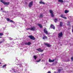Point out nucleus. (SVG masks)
Listing matches in <instances>:
<instances>
[{
  "label": "nucleus",
  "mask_w": 73,
  "mask_h": 73,
  "mask_svg": "<svg viewBox=\"0 0 73 73\" xmlns=\"http://www.w3.org/2000/svg\"><path fill=\"white\" fill-rule=\"evenodd\" d=\"M33 1H31V2L29 3L28 6L29 8H31L33 6Z\"/></svg>",
  "instance_id": "obj_1"
},
{
  "label": "nucleus",
  "mask_w": 73,
  "mask_h": 73,
  "mask_svg": "<svg viewBox=\"0 0 73 73\" xmlns=\"http://www.w3.org/2000/svg\"><path fill=\"white\" fill-rule=\"evenodd\" d=\"M31 40H35V38L34 37V36H33L32 35H29L28 36Z\"/></svg>",
  "instance_id": "obj_2"
},
{
  "label": "nucleus",
  "mask_w": 73,
  "mask_h": 73,
  "mask_svg": "<svg viewBox=\"0 0 73 73\" xmlns=\"http://www.w3.org/2000/svg\"><path fill=\"white\" fill-rule=\"evenodd\" d=\"M58 35V37L59 38H60L62 36H63L62 32H60V33H59Z\"/></svg>",
  "instance_id": "obj_3"
},
{
  "label": "nucleus",
  "mask_w": 73,
  "mask_h": 73,
  "mask_svg": "<svg viewBox=\"0 0 73 73\" xmlns=\"http://www.w3.org/2000/svg\"><path fill=\"white\" fill-rule=\"evenodd\" d=\"M49 12H50V13L51 14L50 15V16H51V17H54V15L53 13V11H52L51 10H49Z\"/></svg>",
  "instance_id": "obj_4"
},
{
  "label": "nucleus",
  "mask_w": 73,
  "mask_h": 73,
  "mask_svg": "<svg viewBox=\"0 0 73 73\" xmlns=\"http://www.w3.org/2000/svg\"><path fill=\"white\" fill-rule=\"evenodd\" d=\"M36 50H37V51H38V52H42L44 51L43 50H41V48H37L36 49Z\"/></svg>",
  "instance_id": "obj_5"
},
{
  "label": "nucleus",
  "mask_w": 73,
  "mask_h": 73,
  "mask_svg": "<svg viewBox=\"0 0 73 73\" xmlns=\"http://www.w3.org/2000/svg\"><path fill=\"white\" fill-rule=\"evenodd\" d=\"M36 30V27H31L30 29V31H35Z\"/></svg>",
  "instance_id": "obj_6"
},
{
  "label": "nucleus",
  "mask_w": 73,
  "mask_h": 73,
  "mask_svg": "<svg viewBox=\"0 0 73 73\" xmlns=\"http://www.w3.org/2000/svg\"><path fill=\"white\" fill-rule=\"evenodd\" d=\"M50 27L51 29H53L54 30L55 29V27H54V25H52V24L50 25Z\"/></svg>",
  "instance_id": "obj_7"
},
{
  "label": "nucleus",
  "mask_w": 73,
  "mask_h": 73,
  "mask_svg": "<svg viewBox=\"0 0 73 73\" xmlns=\"http://www.w3.org/2000/svg\"><path fill=\"white\" fill-rule=\"evenodd\" d=\"M31 43L30 42H29L28 43L27 42H25V44L27 45H31Z\"/></svg>",
  "instance_id": "obj_8"
},
{
  "label": "nucleus",
  "mask_w": 73,
  "mask_h": 73,
  "mask_svg": "<svg viewBox=\"0 0 73 73\" xmlns=\"http://www.w3.org/2000/svg\"><path fill=\"white\" fill-rule=\"evenodd\" d=\"M60 17H62V18H63V19H67V17H64V15L63 14H62L61 15Z\"/></svg>",
  "instance_id": "obj_9"
},
{
  "label": "nucleus",
  "mask_w": 73,
  "mask_h": 73,
  "mask_svg": "<svg viewBox=\"0 0 73 73\" xmlns=\"http://www.w3.org/2000/svg\"><path fill=\"white\" fill-rule=\"evenodd\" d=\"M46 45L48 47H51V45L48 43H46Z\"/></svg>",
  "instance_id": "obj_10"
},
{
  "label": "nucleus",
  "mask_w": 73,
  "mask_h": 73,
  "mask_svg": "<svg viewBox=\"0 0 73 73\" xmlns=\"http://www.w3.org/2000/svg\"><path fill=\"white\" fill-rule=\"evenodd\" d=\"M9 2H5L3 3V4H4V5H9Z\"/></svg>",
  "instance_id": "obj_11"
},
{
  "label": "nucleus",
  "mask_w": 73,
  "mask_h": 73,
  "mask_svg": "<svg viewBox=\"0 0 73 73\" xmlns=\"http://www.w3.org/2000/svg\"><path fill=\"white\" fill-rule=\"evenodd\" d=\"M54 60H51V59H49L48 60V62H54Z\"/></svg>",
  "instance_id": "obj_12"
},
{
  "label": "nucleus",
  "mask_w": 73,
  "mask_h": 73,
  "mask_svg": "<svg viewBox=\"0 0 73 73\" xmlns=\"http://www.w3.org/2000/svg\"><path fill=\"white\" fill-rule=\"evenodd\" d=\"M37 25L40 28H42V25H40L39 24H38Z\"/></svg>",
  "instance_id": "obj_13"
},
{
  "label": "nucleus",
  "mask_w": 73,
  "mask_h": 73,
  "mask_svg": "<svg viewBox=\"0 0 73 73\" xmlns=\"http://www.w3.org/2000/svg\"><path fill=\"white\" fill-rule=\"evenodd\" d=\"M63 23L62 22H60V27H62V26Z\"/></svg>",
  "instance_id": "obj_14"
},
{
  "label": "nucleus",
  "mask_w": 73,
  "mask_h": 73,
  "mask_svg": "<svg viewBox=\"0 0 73 73\" xmlns=\"http://www.w3.org/2000/svg\"><path fill=\"white\" fill-rule=\"evenodd\" d=\"M46 34L47 35H49L50 34V33L49 32H48L46 31Z\"/></svg>",
  "instance_id": "obj_15"
},
{
  "label": "nucleus",
  "mask_w": 73,
  "mask_h": 73,
  "mask_svg": "<svg viewBox=\"0 0 73 73\" xmlns=\"http://www.w3.org/2000/svg\"><path fill=\"white\" fill-rule=\"evenodd\" d=\"M69 12V11L66 10L64 11V13H67Z\"/></svg>",
  "instance_id": "obj_16"
},
{
  "label": "nucleus",
  "mask_w": 73,
  "mask_h": 73,
  "mask_svg": "<svg viewBox=\"0 0 73 73\" xmlns=\"http://www.w3.org/2000/svg\"><path fill=\"white\" fill-rule=\"evenodd\" d=\"M39 4H45V3L44 2H43L42 1H41L39 2Z\"/></svg>",
  "instance_id": "obj_17"
},
{
  "label": "nucleus",
  "mask_w": 73,
  "mask_h": 73,
  "mask_svg": "<svg viewBox=\"0 0 73 73\" xmlns=\"http://www.w3.org/2000/svg\"><path fill=\"white\" fill-rule=\"evenodd\" d=\"M43 17V15L40 14V15L39 18H42Z\"/></svg>",
  "instance_id": "obj_18"
},
{
  "label": "nucleus",
  "mask_w": 73,
  "mask_h": 73,
  "mask_svg": "<svg viewBox=\"0 0 73 73\" xmlns=\"http://www.w3.org/2000/svg\"><path fill=\"white\" fill-rule=\"evenodd\" d=\"M10 21L11 23H13L14 24L15 23V22H14V21H13L12 20H11Z\"/></svg>",
  "instance_id": "obj_19"
},
{
  "label": "nucleus",
  "mask_w": 73,
  "mask_h": 73,
  "mask_svg": "<svg viewBox=\"0 0 73 73\" xmlns=\"http://www.w3.org/2000/svg\"><path fill=\"white\" fill-rule=\"evenodd\" d=\"M54 22L56 23L58 21V19H54Z\"/></svg>",
  "instance_id": "obj_20"
},
{
  "label": "nucleus",
  "mask_w": 73,
  "mask_h": 73,
  "mask_svg": "<svg viewBox=\"0 0 73 73\" xmlns=\"http://www.w3.org/2000/svg\"><path fill=\"white\" fill-rule=\"evenodd\" d=\"M37 56H36L35 55H34L33 56V58H34L35 59V60H36V59H37Z\"/></svg>",
  "instance_id": "obj_21"
},
{
  "label": "nucleus",
  "mask_w": 73,
  "mask_h": 73,
  "mask_svg": "<svg viewBox=\"0 0 73 73\" xmlns=\"http://www.w3.org/2000/svg\"><path fill=\"white\" fill-rule=\"evenodd\" d=\"M7 66L6 64L2 66V68H4V67H6V66Z\"/></svg>",
  "instance_id": "obj_22"
},
{
  "label": "nucleus",
  "mask_w": 73,
  "mask_h": 73,
  "mask_svg": "<svg viewBox=\"0 0 73 73\" xmlns=\"http://www.w3.org/2000/svg\"><path fill=\"white\" fill-rule=\"evenodd\" d=\"M58 2H60L62 3L63 2V0H58Z\"/></svg>",
  "instance_id": "obj_23"
},
{
  "label": "nucleus",
  "mask_w": 73,
  "mask_h": 73,
  "mask_svg": "<svg viewBox=\"0 0 73 73\" xmlns=\"http://www.w3.org/2000/svg\"><path fill=\"white\" fill-rule=\"evenodd\" d=\"M0 2H2L3 3H5V2H4L3 0H0Z\"/></svg>",
  "instance_id": "obj_24"
},
{
  "label": "nucleus",
  "mask_w": 73,
  "mask_h": 73,
  "mask_svg": "<svg viewBox=\"0 0 73 73\" xmlns=\"http://www.w3.org/2000/svg\"><path fill=\"white\" fill-rule=\"evenodd\" d=\"M68 24L67 25L70 26V22L69 21L68 22Z\"/></svg>",
  "instance_id": "obj_25"
},
{
  "label": "nucleus",
  "mask_w": 73,
  "mask_h": 73,
  "mask_svg": "<svg viewBox=\"0 0 73 73\" xmlns=\"http://www.w3.org/2000/svg\"><path fill=\"white\" fill-rule=\"evenodd\" d=\"M3 35H4L3 34V33H0V36H3Z\"/></svg>",
  "instance_id": "obj_26"
},
{
  "label": "nucleus",
  "mask_w": 73,
  "mask_h": 73,
  "mask_svg": "<svg viewBox=\"0 0 73 73\" xmlns=\"http://www.w3.org/2000/svg\"><path fill=\"white\" fill-rule=\"evenodd\" d=\"M41 60V59H40L39 60H38L36 61V62H40Z\"/></svg>",
  "instance_id": "obj_27"
},
{
  "label": "nucleus",
  "mask_w": 73,
  "mask_h": 73,
  "mask_svg": "<svg viewBox=\"0 0 73 73\" xmlns=\"http://www.w3.org/2000/svg\"><path fill=\"white\" fill-rule=\"evenodd\" d=\"M43 39L44 40L46 38V36H44V37H42Z\"/></svg>",
  "instance_id": "obj_28"
},
{
  "label": "nucleus",
  "mask_w": 73,
  "mask_h": 73,
  "mask_svg": "<svg viewBox=\"0 0 73 73\" xmlns=\"http://www.w3.org/2000/svg\"><path fill=\"white\" fill-rule=\"evenodd\" d=\"M61 69H59L58 70V72H61Z\"/></svg>",
  "instance_id": "obj_29"
},
{
  "label": "nucleus",
  "mask_w": 73,
  "mask_h": 73,
  "mask_svg": "<svg viewBox=\"0 0 73 73\" xmlns=\"http://www.w3.org/2000/svg\"><path fill=\"white\" fill-rule=\"evenodd\" d=\"M7 21H10V19L9 18H7Z\"/></svg>",
  "instance_id": "obj_30"
},
{
  "label": "nucleus",
  "mask_w": 73,
  "mask_h": 73,
  "mask_svg": "<svg viewBox=\"0 0 73 73\" xmlns=\"http://www.w3.org/2000/svg\"><path fill=\"white\" fill-rule=\"evenodd\" d=\"M44 32L45 33H46V30L45 29H44Z\"/></svg>",
  "instance_id": "obj_31"
},
{
  "label": "nucleus",
  "mask_w": 73,
  "mask_h": 73,
  "mask_svg": "<svg viewBox=\"0 0 73 73\" xmlns=\"http://www.w3.org/2000/svg\"><path fill=\"white\" fill-rule=\"evenodd\" d=\"M9 40H12V38H9Z\"/></svg>",
  "instance_id": "obj_32"
},
{
  "label": "nucleus",
  "mask_w": 73,
  "mask_h": 73,
  "mask_svg": "<svg viewBox=\"0 0 73 73\" xmlns=\"http://www.w3.org/2000/svg\"><path fill=\"white\" fill-rule=\"evenodd\" d=\"M30 29H31L30 28H28V29H27V30H29Z\"/></svg>",
  "instance_id": "obj_33"
},
{
  "label": "nucleus",
  "mask_w": 73,
  "mask_h": 73,
  "mask_svg": "<svg viewBox=\"0 0 73 73\" xmlns=\"http://www.w3.org/2000/svg\"><path fill=\"white\" fill-rule=\"evenodd\" d=\"M3 41H1L0 42V44H1L2 43H3Z\"/></svg>",
  "instance_id": "obj_34"
},
{
  "label": "nucleus",
  "mask_w": 73,
  "mask_h": 73,
  "mask_svg": "<svg viewBox=\"0 0 73 73\" xmlns=\"http://www.w3.org/2000/svg\"><path fill=\"white\" fill-rule=\"evenodd\" d=\"M71 60H72V61H73V58L72 57L71 58Z\"/></svg>",
  "instance_id": "obj_35"
},
{
  "label": "nucleus",
  "mask_w": 73,
  "mask_h": 73,
  "mask_svg": "<svg viewBox=\"0 0 73 73\" xmlns=\"http://www.w3.org/2000/svg\"><path fill=\"white\" fill-rule=\"evenodd\" d=\"M12 70L14 71H15V69L14 68H13Z\"/></svg>",
  "instance_id": "obj_36"
},
{
  "label": "nucleus",
  "mask_w": 73,
  "mask_h": 73,
  "mask_svg": "<svg viewBox=\"0 0 73 73\" xmlns=\"http://www.w3.org/2000/svg\"><path fill=\"white\" fill-rule=\"evenodd\" d=\"M47 73H51V72L50 71H48Z\"/></svg>",
  "instance_id": "obj_37"
},
{
  "label": "nucleus",
  "mask_w": 73,
  "mask_h": 73,
  "mask_svg": "<svg viewBox=\"0 0 73 73\" xmlns=\"http://www.w3.org/2000/svg\"><path fill=\"white\" fill-rule=\"evenodd\" d=\"M72 32L73 33V26L72 27Z\"/></svg>",
  "instance_id": "obj_38"
},
{
  "label": "nucleus",
  "mask_w": 73,
  "mask_h": 73,
  "mask_svg": "<svg viewBox=\"0 0 73 73\" xmlns=\"http://www.w3.org/2000/svg\"><path fill=\"white\" fill-rule=\"evenodd\" d=\"M44 44L45 45H46V43H44Z\"/></svg>",
  "instance_id": "obj_39"
},
{
  "label": "nucleus",
  "mask_w": 73,
  "mask_h": 73,
  "mask_svg": "<svg viewBox=\"0 0 73 73\" xmlns=\"http://www.w3.org/2000/svg\"><path fill=\"white\" fill-rule=\"evenodd\" d=\"M5 11H3V13H5Z\"/></svg>",
  "instance_id": "obj_40"
},
{
  "label": "nucleus",
  "mask_w": 73,
  "mask_h": 73,
  "mask_svg": "<svg viewBox=\"0 0 73 73\" xmlns=\"http://www.w3.org/2000/svg\"><path fill=\"white\" fill-rule=\"evenodd\" d=\"M14 71V73H15L16 72V71Z\"/></svg>",
  "instance_id": "obj_41"
},
{
  "label": "nucleus",
  "mask_w": 73,
  "mask_h": 73,
  "mask_svg": "<svg viewBox=\"0 0 73 73\" xmlns=\"http://www.w3.org/2000/svg\"><path fill=\"white\" fill-rule=\"evenodd\" d=\"M54 73H56V71H54Z\"/></svg>",
  "instance_id": "obj_42"
},
{
  "label": "nucleus",
  "mask_w": 73,
  "mask_h": 73,
  "mask_svg": "<svg viewBox=\"0 0 73 73\" xmlns=\"http://www.w3.org/2000/svg\"><path fill=\"white\" fill-rule=\"evenodd\" d=\"M1 10H3V9L2 8H1Z\"/></svg>",
  "instance_id": "obj_43"
},
{
  "label": "nucleus",
  "mask_w": 73,
  "mask_h": 73,
  "mask_svg": "<svg viewBox=\"0 0 73 73\" xmlns=\"http://www.w3.org/2000/svg\"><path fill=\"white\" fill-rule=\"evenodd\" d=\"M2 38V37H1V36H0V38Z\"/></svg>",
  "instance_id": "obj_44"
},
{
  "label": "nucleus",
  "mask_w": 73,
  "mask_h": 73,
  "mask_svg": "<svg viewBox=\"0 0 73 73\" xmlns=\"http://www.w3.org/2000/svg\"><path fill=\"white\" fill-rule=\"evenodd\" d=\"M1 64V63L0 62V65Z\"/></svg>",
  "instance_id": "obj_45"
},
{
  "label": "nucleus",
  "mask_w": 73,
  "mask_h": 73,
  "mask_svg": "<svg viewBox=\"0 0 73 73\" xmlns=\"http://www.w3.org/2000/svg\"><path fill=\"white\" fill-rule=\"evenodd\" d=\"M46 38H47V37H46Z\"/></svg>",
  "instance_id": "obj_46"
},
{
  "label": "nucleus",
  "mask_w": 73,
  "mask_h": 73,
  "mask_svg": "<svg viewBox=\"0 0 73 73\" xmlns=\"http://www.w3.org/2000/svg\"><path fill=\"white\" fill-rule=\"evenodd\" d=\"M72 58H73V57H72Z\"/></svg>",
  "instance_id": "obj_47"
}]
</instances>
